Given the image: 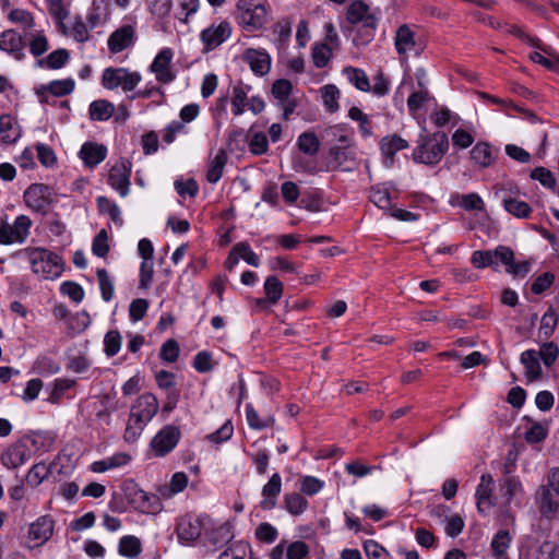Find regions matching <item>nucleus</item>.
Masks as SVG:
<instances>
[{
  "label": "nucleus",
  "instance_id": "1",
  "mask_svg": "<svg viewBox=\"0 0 559 559\" xmlns=\"http://www.w3.org/2000/svg\"><path fill=\"white\" fill-rule=\"evenodd\" d=\"M449 151V138L442 131L429 133L426 128L421 130L412 152V159L416 164L426 166L438 165Z\"/></svg>",
  "mask_w": 559,
  "mask_h": 559
},
{
  "label": "nucleus",
  "instance_id": "2",
  "mask_svg": "<svg viewBox=\"0 0 559 559\" xmlns=\"http://www.w3.org/2000/svg\"><path fill=\"white\" fill-rule=\"evenodd\" d=\"M158 406V400L152 393H143L135 400L131 406L123 433V439L127 442L133 443L139 439L146 425L157 414Z\"/></svg>",
  "mask_w": 559,
  "mask_h": 559
},
{
  "label": "nucleus",
  "instance_id": "3",
  "mask_svg": "<svg viewBox=\"0 0 559 559\" xmlns=\"http://www.w3.org/2000/svg\"><path fill=\"white\" fill-rule=\"evenodd\" d=\"M346 20L353 25H360L361 31L354 38L356 46L369 44L379 23L378 10L362 0L352 1L346 10Z\"/></svg>",
  "mask_w": 559,
  "mask_h": 559
},
{
  "label": "nucleus",
  "instance_id": "4",
  "mask_svg": "<svg viewBox=\"0 0 559 559\" xmlns=\"http://www.w3.org/2000/svg\"><path fill=\"white\" fill-rule=\"evenodd\" d=\"M12 258L27 259L33 273L41 278H56L63 271L59 255L45 248L26 247L12 253Z\"/></svg>",
  "mask_w": 559,
  "mask_h": 559
},
{
  "label": "nucleus",
  "instance_id": "5",
  "mask_svg": "<svg viewBox=\"0 0 559 559\" xmlns=\"http://www.w3.org/2000/svg\"><path fill=\"white\" fill-rule=\"evenodd\" d=\"M142 76L136 71L127 68H106L102 74V84L107 90L121 87L123 92H132L141 82Z\"/></svg>",
  "mask_w": 559,
  "mask_h": 559
},
{
  "label": "nucleus",
  "instance_id": "6",
  "mask_svg": "<svg viewBox=\"0 0 559 559\" xmlns=\"http://www.w3.org/2000/svg\"><path fill=\"white\" fill-rule=\"evenodd\" d=\"M32 219L27 215H19L13 224L0 223V245L24 243L31 234Z\"/></svg>",
  "mask_w": 559,
  "mask_h": 559
},
{
  "label": "nucleus",
  "instance_id": "7",
  "mask_svg": "<svg viewBox=\"0 0 559 559\" xmlns=\"http://www.w3.org/2000/svg\"><path fill=\"white\" fill-rule=\"evenodd\" d=\"M24 202L33 212L45 215L48 207L53 203V190L44 183H32L24 191Z\"/></svg>",
  "mask_w": 559,
  "mask_h": 559
},
{
  "label": "nucleus",
  "instance_id": "8",
  "mask_svg": "<svg viewBox=\"0 0 559 559\" xmlns=\"http://www.w3.org/2000/svg\"><path fill=\"white\" fill-rule=\"evenodd\" d=\"M181 438L180 429L174 425L163 427L151 440L150 448L155 457H164L178 444Z\"/></svg>",
  "mask_w": 559,
  "mask_h": 559
},
{
  "label": "nucleus",
  "instance_id": "9",
  "mask_svg": "<svg viewBox=\"0 0 559 559\" xmlns=\"http://www.w3.org/2000/svg\"><path fill=\"white\" fill-rule=\"evenodd\" d=\"M292 93L293 84L290 81L278 79L273 82L271 95L275 99L276 106L282 109L284 120H289L297 107V102L290 97Z\"/></svg>",
  "mask_w": 559,
  "mask_h": 559
},
{
  "label": "nucleus",
  "instance_id": "10",
  "mask_svg": "<svg viewBox=\"0 0 559 559\" xmlns=\"http://www.w3.org/2000/svg\"><path fill=\"white\" fill-rule=\"evenodd\" d=\"M174 51L169 47L159 50L151 63L148 70L155 74V79L160 84H169L176 79V72L173 69Z\"/></svg>",
  "mask_w": 559,
  "mask_h": 559
},
{
  "label": "nucleus",
  "instance_id": "11",
  "mask_svg": "<svg viewBox=\"0 0 559 559\" xmlns=\"http://www.w3.org/2000/svg\"><path fill=\"white\" fill-rule=\"evenodd\" d=\"M233 33V26L229 21L222 20L218 24H211L200 33V39L206 51L214 50L225 43Z\"/></svg>",
  "mask_w": 559,
  "mask_h": 559
},
{
  "label": "nucleus",
  "instance_id": "12",
  "mask_svg": "<svg viewBox=\"0 0 559 559\" xmlns=\"http://www.w3.org/2000/svg\"><path fill=\"white\" fill-rule=\"evenodd\" d=\"M53 527L55 522L49 515L39 516L29 525L26 547L33 549L43 546L51 538Z\"/></svg>",
  "mask_w": 559,
  "mask_h": 559
},
{
  "label": "nucleus",
  "instance_id": "13",
  "mask_svg": "<svg viewBox=\"0 0 559 559\" xmlns=\"http://www.w3.org/2000/svg\"><path fill=\"white\" fill-rule=\"evenodd\" d=\"M132 164L127 158H120L109 170L108 183L122 198L130 191V176Z\"/></svg>",
  "mask_w": 559,
  "mask_h": 559
},
{
  "label": "nucleus",
  "instance_id": "14",
  "mask_svg": "<svg viewBox=\"0 0 559 559\" xmlns=\"http://www.w3.org/2000/svg\"><path fill=\"white\" fill-rule=\"evenodd\" d=\"M138 39L136 29L133 25L127 24L115 29L107 39L108 50L116 55L131 48Z\"/></svg>",
  "mask_w": 559,
  "mask_h": 559
},
{
  "label": "nucleus",
  "instance_id": "15",
  "mask_svg": "<svg viewBox=\"0 0 559 559\" xmlns=\"http://www.w3.org/2000/svg\"><path fill=\"white\" fill-rule=\"evenodd\" d=\"M269 14L270 7L265 2H258L257 7L252 8V11L236 15V21L246 32H255L263 28L267 22Z\"/></svg>",
  "mask_w": 559,
  "mask_h": 559
},
{
  "label": "nucleus",
  "instance_id": "16",
  "mask_svg": "<svg viewBox=\"0 0 559 559\" xmlns=\"http://www.w3.org/2000/svg\"><path fill=\"white\" fill-rule=\"evenodd\" d=\"M242 60L249 66L250 70L258 76H264L271 70V56L263 48H247L242 53Z\"/></svg>",
  "mask_w": 559,
  "mask_h": 559
},
{
  "label": "nucleus",
  "instance_id": "17",
  "mask_svg": "<svg viewBox=\"0 0 559 559\" xmlns=\"http://www.w3.org/2000/svg\"><path fill=\"white\" fill-rule=\"evenodd\" d=\"M203 522L201 518L190 514L181 516L176 525V534L180 543H190L202 534Z\"/></svg>",
  "mask_w": 559,
  "mask_h": 559
},
{
  "label": "nucleus",
  "instance_id": "18",
  "mask_svg": "<svg viewBox=\"0 0 559 559\" xmlns=\"http://www.w3.org/2000/svg\"><path fill=\"white\" fill-rule=\"evenodd\" d=\"M29 459V449L27 444L19 440L9 445L0 455V462L9 469H14L23 465Z\"/></svg>",
  "mask_w": 559,
  "mask_h": 559
},
{
  "label": "nucleus",
  "instance_id": "19",
  "mask_svg": "<svg viewBox=\"0 0 559 559\" xmlns=\"http://www.w3.org/2000/svg\"><path fill=\"white\" fill-rule=\"evenodd\" d=\"M23 37L15 29H5L0 34V50L21 61L25 58Z\"/></svg>",
  "mask_w": 559,
  "mask_h": 559
},
{
  "label": "nucleus",
  "instance_id": "20",
  "mask_svg": "<svg viewBox=\"0 0 559 559\" xmlns=\"http://www.w3.org/2000/svg\"><path fill=\"white\" fill-rule=\"evenodd\" d=\"M394 46L401 60H407L409 52H415L416 55L419 53V49L415 40V33L406 24L401 25L396 29Z\"/></svg>",
  "mask_w": 559,
  "mask_h": 559
},
{
  "label": "nucleus",
  "instance_id": "21",
  "mask_svg": "<svg viewBox=\"0 0 559 559\" xmlns=\"http://www.w3.org/2000/svg\"><path fill=\"white\" fill-rule=\"evenodd\" d=\"M75 88L73 79L68 78L63 80H55L48 84L41 85L36 90V94L41 103H47V95L50 94L55 97H63L70 95Z\"/></svg>",
  "mask_w": 559,
  "mask_h": 559
},
{
  "label": "nucleus",
  "instance_id": "22",
  "mask_svg": "<svg viewBox=\"0 0 559 559\" xmlns=\"http://www.w3.org/2000/svg\"><path fill=\"white\" fill-rule=\"evenodd\" d=\"M282 491V477L278 473H274L269 481L262 487V500L260 507L263 510H272L276 507L277 497Z\"/></svg>",
  "mask_w": 559,
  "mask_h": 559
},
{
  "label": "nucleus",
  "instance_id": "23",
  "mask_svg": "<svg viewBox=\"0 0 559 559\" xmlns=\"http://www.w3.org/2000/svg\"><path fill=\"white\" fill-rule=\"evenodd\" d=\"M79 156L87 168H94L107 156V148L103 144L85 142L79 152Z\"/></svg>",
  "mask_w": 559,
  "mask_h": 559
},
{
  "label": "nucleus",
  "instance_id": "24",
  "mask_svg": "<svg viewBox=\"0 0 559 559\" xmlns=\"http://www.w3.org/2000/svg\"><path fill=\"white\" fill-rule=\"evenodd\" d=\"M493 486V478L490 474L481 475L475 493L477 499V509L480 513H485L493 506L491 500Z\"/></svg>",
  "mask_w": 559,
  "mask_h": 559
},
{
  "label": "nucleus",
  "instance_id": "25",
  "mask_svg": "<svg viewBox=\"0 0 559 559\" xmlns=\"http://www.w3.org/2000/svg\"><path fill=\"white\" fill-rule=\"evenodd\" d=\"M449 204L452 207H461L465 211H485V203L476 192L466 194L454 192L450 195Z\"/></svg>",
  "mask_w": 559,
  "mask_h": 559
},
{
  "label": "nucleus",
  "instance_id": "26",
  "mask_svg": "<svg viewBox=\"0 0 559 559\" xmlns=\"http://www.w3.org/2000/svg\"><path fill=\"white\" fill-rule=\"evenodd\" d=\"M551 490V487L547 484L539 486L536 491V503L539 507V511L546 516H550L559 511V501L555 498Z\"/></svg>",
  "mask_w": 559,
  "mask_h": 559
},
{
  "label": "nucleus",
  "instance_id": "27",
  "mask_svg": "<svg viewBox=\"0 0 559 559\" xmlns=\"http://www.w3.org/2000/svg\"><path fill=\"white\" fill-rule=\"evenodd\" d=\"M537 350L527 349L521 354L520 361L525 368V376L530 381H535L542 377L543 370L539 364Z\"/></svg>",
  "mask_w": 559,
  "mask_h": 559
},
{
  "label": "nucleus",
  "instance_id": "28",
  "mask_svg": "<svg viewBox=\"0 0 559 559\" xmlns=\"http://www.w3.org/2000/svg\"><path fill=\"white\" fill-rule=\"evenodd\" d=\"M21 136V131L15 119L11 115L0 116V140L7 144H13Z\"/></svg>",
  "mask_w": 559,
  "mask_h": 559
},
{
  "label": "nucleus",
  "instance_id": "29",
  "mask_svg": "<svg viewBox=\"0 0 559 559\" xmlns=\"http://www.w3.org/2000/svg\"><path fill=\"white\" fill-rule=\"evenodd\" d=\"M251 86L243 84L242 82H238L233 86V95H231V112L235 116H240L245 112L246 106L248 103V93L250 92Z\"/></svg>",
  "mask_w": 559,
  "mask_h": 559
},
{
  "label": "nucleus",
  "instance_id": "30",
  "mask_svg": "<svg viewBox=\"0 0 559 559\" xmlns=\"http://www.w3.org/2000/svg\"><path fill=\"white\" fill-rule=\"evenodd\" d=\"M471 159L481 168L491 166L495 163L491 146L486 142H478L471 151Z\"/></svg>",
  "mask_w": 559,
  "mask_h": 559
},
{
  "label": "nucleus",
  "instance_id": "31",
  "mask_svg": "<svg viewBox=\"0 0 559 559\" xmlns=\"http://www.w3.org/2000/svg\"><path fill=\"white\" fill-rule=\"evenodd\" d=\"M70 59V53L64 48H59L50 52L46 58L38 59L36 66L39 68H47L50 70H58L63 68Z\"/></svg>",
  "mask_w": 559,
  "mask_h": 559
},
{
  "label": "nucleus",
  "instance_id": "32",
  "mask_svg": "<svg viewBox=\"0 0 559 559\" xmlns=\"http://www.w3.org/2000/svg\"><path fill=\"white\" fill-rule=\"evenodd\" d=\"M115 106L106 99H97L90 104L88 115L93 121H106L114 115Z\"/></svg>",
  "mask_w": 559,
  "mask_h": 559
},
{
  "label": "nucleus",
  "instance_id": "33",
  "mask_svg": "<svg viewBox=\"0 0 559 559\" xmlns=\"http://www.w3.org/2000/svg\"><path fill=\"white\" fill-rule=\"evenodd\" d=\"M343 74L357 90L361 92L371 91L369 78L362 69L348 66L343 69Z\"/></svg>",
  "mask_w": 559,
  "mask_h": 559
},
{
  "label": "nucleus",
  "instance_id": "34",
  "mask_svg": "<svg viewBox=\"0 0 559 559\" xmlns=\"http://www.w3.org/2000/svg\"><path fill=\"white\" fill-rule=\"evenodd\" d=\"M369 200L383 211L391 210L392 197L386 185H376L370 188Z\"/></svg>",
  "mask_w": 559,
  "mask_h": 559
},
{
  "label": "nucleus",
  "instance_id": "35",
  "mask_svg": "<svg viewBox=\"0 0 559 559\" xmlns=\"http://www.w3.org/2000/svg\"><path fill=\"white\" fill-rule=\"evenodd\" d=\"M226 163L227 154L224 150H219L209 163L206 180L211 183H216L223 176Z\"/></svg>",
  "mask_w": 559,
  "mask_h": 559
},
{
  "label": "nucleus",
  "instance_id": "36",
  "mask_svg": "<svg viewBox=\"0 0 559 559\" xmlns=\"http://www.w3.org/2000/svg\"><path fill=\"white\" fill-rule=\"evenodd\" d=\"M407 147L408 142L396 134L384 136L380 142L382 154L390 159H393L397 152Z\"/></svg>",
  "mask_w": 559,
  "mask_h": 559
},
{
  "label": "nucleus",
  "instance_id": "37",
  "mask_svg": "<svg viewBox=\"0 0 559 559\" xmlns=\"http://www.w3.org/2000/svg\"><path fill=\"white\" fill-rule=\"evenodd\" d=\"M321 98L325 110L330 114L338 111L341 92L334 84H326L320 88Z\"/></svg>",
  "mask_w": 559,
  "mask_h": 559
},
{
  "label": "nucleus",
  "instance_id": "38",
  "mask_svg": "<svg viewBox=\"0 0 559 559\" xmlns=\"http://www.w3.org/2000/svg\"><path fill=\"white\" fill-rule=\"evenodd\" d=\"M142 551V544L140 538L133 535L122 536L118 544V552L122 557L133 559Z\"/></svg>",
  "mask_w": 559,
  "mask_h": 559
},
{
  "label": "nucleus",
  "instance_id": "39",
  "mask_svg": "<svg viewBox=\"0 0 559 559\" xmlns=\"http://www.w3.org/2000/svg\"><path fill=\"white\" fill-rule=\"evenodd\" d=\"M523 492L520 479L515 476H504L500 481V493L507 503Z\"/></svg>",
  "mask_w": 559,
  "mask_h": 559
},
{
  "label": "nucleus",
  "instance_id": "40",
  "mask_svg": "<svg viewBox=\"0 0 559 559\" xmlns=\"http://www.w3.org/2000/svg\"><path fill=\"white\" fill-rule=\"evenodd\" d=\"M121 491L128 504L136 510L144 497V490L133 479H127L121 486Z\"/></svg>",
  "mask_w": 559,
  "mask_h": 559
},
{
  "label": "nucleus",
  "instance_id": "41",
  "mask_svg": "<svg viewBox=\"0 0 559 559\" xmlns=\"http://www.w3.org/2000/svg\"><path fill=\"white\" fill-rule=\"evenodd\" d=\"M308 506L307 499L298 492H290L284 496V508L292 515L302 514Z\"/></svg>",
  "mask_w": 559,
  "mask_h": 559
},
{
  "label": "nucleus",
  "instance_id": "42",
  "mask_svg": "<svg viewBox=\"0 0 559 559\" xmlns=\"http://www.w3.org/2000/svg\"><path fill=\"white\" fill-rule=\"evenodd\" d=\"M246 418L249 427L254 430L270 428L273 427L275 424V418L273 416H266L261 418L258 412L250 404L246 406Z\"/></svg>",
  "mask_w": 559,
  "mask_h": 559
},
{
  "label": "nucleus",
  "instance_id": "43",
  "mask_svg": "<svg viewBox=\"0 0 559 559\" xmlns=\"http://www.w3.org/2000/svg\"><path fill=\"white\" fill-rule=\"evenodd\" d=\"M188 485V476L183 472H177L171 476L168 487L159 490L163 498L169 499L185 490Z\"/></svg>",
  "mask_w": 559,
  "mask_h": 559
},
{
  "label": "nucleus",
  "instance_id": "44",
  "mask_svg": "<svg viewBox=\"0 0 559 559\" xmlns=\"http://www.w3.org/2000/svg\"><path fill=\"white\" fill-rule=\"evenodd\" d=\"M503 207L508 213L518 218H527L532 213L530 204L516 198L503 199Z\"/></svg>",
  "mask_w": 559,
  "mask_h": 559
},
{
  "label": "nucleus",
  "instance_id": "45",
  "mask_svg": "<svg viewBox=\"0 0 559 559\" xmlns=\"http://www.w3.org/2000/svg\"><path fill=\"white\" fill-rule=\"evenodd\" d=\"M234 538L231 525L224 523L218 527L214 528L209 535V542L215 548H222L225 544L229 543Z\"/></svg>",
  "mask_w": 559,
  "mask_h": 559
},
{
  "label": "nucleus",
  "instance_id": "46",
  "mask_svg": "<svg viewBox=\"0 0 559 559\" xmlns=\"http://www.w3.org/2000/svg\"><path fill=\"white\" fill-rule=\"evenodd\" d=\"M75 380L58 378L53 381L52 390L49 394L48 402L51 404H59L63 399L66 392L75 385Z\"/></svg>",
  "mask_w": 559,
  "mask_h": 559
},
{
  "label": "nucleus",
  "instance_id": "47",
  "mask_svg": "<svg viewBox=\"0 0 559 559\" xmlns=\"http://www.w3.org/2000/svg\"><path fill=\"white\" fill-rule=\"evenodd\" d=\"M97 206L100 212L107 213L116 225L122 226L123 219L120 207L114 201L106 197H98Z\"/></svg>",
  "mask_w": 559,
  "mask_h": 559
},
{
  "label": "nucleus",
  "instance_id": "48",
  "mask_svg": "<svg viewBox=\"0 0 559 559\" xmlns=\"http://www.w3.org/2000/svg\"><path fill=\"white\" fill-rule=\"evenodd\" d=\"M298 148L310 156L319 152L320 142L313 132H304L297 139Z\"/></svg>",
  "mask_w": 559,
  "mask_h": 559
},
{
  "label": "nucleus",
  "instance_id": "49",
  "mask_svg": "<svg viewBox=\"0 0 559 559\" xmlns=\"http://www.w3.org/2000/svg\"><path fill=\"white\" fill-rule=\"evenodd\" d=\"M162 510L163 503L160 497L155 493L144 491V497H142V502L139 504L136 511L145 514H157L162 512Z\"/></svg>",
  "mask_w": 559,
  "mask_h": 559
},
{
  "label": "nucleus",
  "instance_id": "50",
  "mask_svg": "<svg viewBox=\"0 0 559 559\" xmlns=\"http://www.w3.org/2000/svg\"><path fill=\"white\" fill-rule=\"evenodd\" d=\"M11 23L21 25L24 29H31L35 25L33 14L24 9H11L7 15Z\"/></svg>",
  "mask_w": 559,
  "mask_h": 559
},
{
  "label": "nucleus",
  "instance_id": "51",
  "mask_svg": "<svg viewBox=\"0 0 559 559\" xmlns=\"http://www.w3.org/2000/svg\"><path fill=\"white\" fill-rule=\"evenodd\" d=\"M471 262L476 269L498 267L495 262V250H476L472 253Z\"/></svg>",
  "mask_w": 559,
  "mask_h": 559
},
{
  "label": "nucleus",
  "instance_id": "52",
  "mask_svg": "<svg viewBox=\"0 0 559 559\" xmlns=\"http://www.w3.org/2000/svg\"><path fill=\"white\" fill-rule=\"evenodd\" d=\"M431 99L428 88H418L413 91L407 98L408 110L415 115L423 106Z\"/></svg>",
  "mask_w": 559,
  "mask_h": 559
},
{
  "label": "nucleus",
  "instance_id": "53",
  "mask_svg": "<svg viewBox=\"0 0 559 559\" xmlns=\"http://www.w3.org/2000/svg\"><path fill=\"white\" fill-rule=\"evenodd\" d=\"M264 292L266 300L275 305L283 294V284L276 276H267L264 282Z\"/></svg>",
  "mask_w": 559,
  "mask_h": 559
},
{
  "label": "nucleus",
  "instance_id": "54",
  "mask_svg": "<svg viewBox=\"0 0 559 559\" xmlns=\"http://www.w3.org/2000/svg\"><path fill=\"white\" fill-rule=\"evenodd\" d=\"M511 536L509 531H499L491 540V549L495 556L502 557L506 555L507 549L510 547Z\"/></svg>",
  "mask_w": 559,
  "mask_h": 559
},
{
  "label": "nucleus",
  "instance_id": "55",
  "mask_svg": "<svg viewBox=\"0 0 559 559\" xmlns=\"http://www.w3.org/2000/svg\"><path fill=\"white\" fill-rule=\"evenodd\" d=\"M539 358L546 367H551L559 356V346L554 342H546L537 350Z\"/></svg>",
  "mask_w": 559,
  "mask_h": 559
},
{
  "label": "nucleus",
  "instance_id": "56",
  "mask_svg": "<svg viewBox=\"0 0 559 559\" xmlns=\"http://www.w3.org/2000/svg\"><path fill=\"white\" fill-rule=\"evenodd\" d=\"M310 548L304 540L286 542V559H308Z\"/></svg>",
  "mask_w": 559,
  "mask_h": 559
},
{
  "label": "nucleus",
  "instance_id": "57",
  "mask_svg": "<svg viewBox=\"0 0 559 559\" xmlns=\"http://www.w3.org/2000/svg\"><path fill=\"white\" fill-rule=\"evenodd\" d=\"M558 320L556 311L551 307L548 308L542 317L539 333H542L546 338L550 337L555 332Z\"/></svg>",
  "mask_w": 559,
  "mask_h": 559
},
{
  "label": "nucleus",
  "instance_id": "58",
  "mask_svg": "<svg viewBox=\"0 0 559 559\" xmlns=\"http://www.w3.org/2000/svg\"><path fill=\"white\" fill-rule=\"evenodd\" d=\"M122 337L116 330L108 331L104 337V352L108 357H114L120 350Z\"/></svg>",
  "mask_w": 559,
  "mask_h": 559
},
{
  "label": "nucleus",
  "instance_id": "59",
  "mask_svg": "<svg viewBox=\"0 0 559 559\" xmlns=\"http://www.w3.org/2000/svg\"><path fill=\"white\" fill-rule=\"evenodd\" d=\"M96 275H97L98 283H99L102 298L108 302L114 297V293H115L114 283L110 280L108 272L105 269H98L96 272Z\"/></svg>",
  "mask_w": 559,
  "mask_h": 559
},
{
  "label": "nucleus",
  "instance_id": "60",
  "mask_svg": "<svg viewBox=\"0 0 559 559\" xmlns=\"http://www.w3.org/2000/svg\"><path fill=\"white\" fill-rule=\"evenodd\" d=\"M531 179L537 180L540 185L547 189L555 190L556 188V178L555 175L545 167H536L531 171Z\"/></svg>",
  "mask_w": 559,
  "mask_h": 559
},
{
  "label": "nucleus",
  "instance_id": "61",
  "mask_svg": "<svg viewBox=\"0 0 559 559\" xmlns=\"http://www.w3.org/2000/svg\"><path fill=\"white\" fill-rule=\"evenodd\" d=\"M332 56V49L328 44H314L312 47V60L317 68H324Z\"/></svg>",
  "mask_w": 559,
  "mask_h": 559
},
{
  "label": "nucleus",
  "instance_id": "62",
  "mask_svg": "<svg viewBox=\"0 0 559 559\" xmlns=\"http://www.w3.org/2000/svg\"><path fill=\"white\" fill-rule=\"evenodd\" d=\"M249 545L245 542H236L223 551L218 559H248Z\"/></svg>",
  "mask_w": 559,
  "mask_h": 559
},
{
  "label": "nucleus",
  "instance_id": "63",
  "mask_svg": "<svg viewBox=\"0 0 559 559\" xmlns=\"http://www.w3.org/2000/svg\"><path fill=\"white\" fill-rule=\"evenodd\" d=\"M70 35L76 43H80V44H83V43H86L90 40V38H91L90 28L81 16H76L74 19Z\"/></svg>",
  "mask_w": 559,
  "mask_h": 559
},
{
  "label": "nucleus",
  "instance_id": "64",
  "mask_svg": "<svg viewBox=\"0 0 559 559\" xmlns=\"http://www.w3.org/2000/svg\"><path fill=\"white\" fill-rule=\"evenodd\" d=\"M179 353H180V348H179L178 342L174 338H170V340H167L162 345L159 356H160L162 360L173 364V362L177 361V359L179 357Z\"/></svg>",
  "mask_w": 559,
  "mask_h": 559
}]
</instances>
